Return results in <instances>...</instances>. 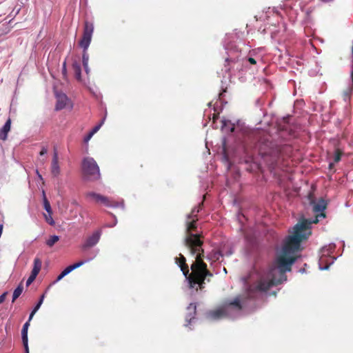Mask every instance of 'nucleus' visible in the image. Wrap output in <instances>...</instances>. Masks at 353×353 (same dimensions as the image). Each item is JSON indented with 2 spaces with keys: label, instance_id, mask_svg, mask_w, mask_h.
I'll list each match as a JSON object with an SVG mask.
<instances>
[{
  "label": "nucleus",
  "instance_id": "3",
  "mask_svg": "<svg viewBox=\"0 0 353 353\" xmlns=\"http://www.w3.org/2000/svg\"><path fill=\"white\" fill-rule=\"evenodd\" d=\"M310 225L309 220L303 219L294 226L292 234L287 237L284 243L285 252H288L290 256H295L296 252L301 251V242L312 234Z\"/></svg>",
  "mask_w": 353,
  "mask_h": 353
},
{
  "label": "nucleus",
  "instance_id": "39",
  "mask_svg": "<svg viewBox=\"0 0 353 353\" xmlns=\"http://www.w3.org/2000/svg\"><path fill=\"white\" fill-rule=\"evenodd\" d=\"M39 176L40 179H42L41 174H39Z\"/></svg>",
  "mask_w": 353,
  "mask_h": 353
},
{
  "label": "nucleus",
  "instance_id": "29",
  "mask_svg": "<svg viewBox=\"0 0 353 353\" xmlns=\"http://www.w3.org/2000/svg\"><path fill=\"white\" fill-rule=\"evenodd\" d=\"M92 130H90V132H88V134L87 135H85V137H84L83 139V141L85 143H88L89 141V140H90V139L92 138Z\"/></svg>",
  "mask_w": 353,
  "mask_h": 353
},
{
  "label": "nucleus",
  "instance_id": "20",
  "mask_svg": "<svg viewBox=\"0 0 353 353\" xmlns=\"http://www.w3.org/2000/svg\"><path fill=\"white\" fill-rule=\"evenodd\" d=\"M227 305L228 307L237 310L238 311L243 309V305L241 304V299L239 297H236L232 301L228 302Z\"/></svg>",
  "mask_w": 353,
  "mask_h": 353
},
{
  "label": "nucleus",
  "instance_id": "24",
  "mask_svg": "<svg viewBox=\"0 0 353 353\" xmlns=\"http://www.w3.org/2000/svg\"><path fill=\"white\" fill-rule=\"evenodd\" d=\"M343 152L340 149H336L335 153H334V162L337 163L339 162V161L341 159V155Z\"/></svg>",
  "mask_w": 353,
  "mask_h": 353
},
{
  "label": "nucleus",
  "instance_id": "9",
  "mask_svg": "<svg viewBox=\"0 0 353 353\" xmlns=\"http://www.w3.org/2000/svg\"><path fill=\"white\" fill-rule=\"evenodd\" d=\"M313 211L316 212V216L313 220H308L312 223H317L319 221V219L326 216L325 210L327 207V201L325 199H321L317 202H312Z\"/></svg>",
  "mask_w": 353,
  "mask_h": 353
},
{
  "label": "nucleus",
  "instance_id": "2",
  "mask_svg": "<svg viewBox=\"0 0 353 353\" xmlns=\"http://www.w3.org/2000/svg\"><path fill=\"white\" fill-rule=\"evenodd\" d=\"M296 260V256H290L289 252H286L285 245L283 244L282 253L276 258L275 263L270 268L267 274L261 276L256 281L249 285V296L254 297L256 292L268 291L272 286L281 283L283 279H286L285 272L291 270L292 265Z\"/></svg>",
  "mask_w": 353,
  "mask_h": 353
},
{
  "label": "nucleus",
  "instance_id": "5",
  "mask_svg": "<svg viewBox=\"0 0 353 353\" xmlns=\"http://www.w3.org/2000/svg\"><path fill=\"white\" fill-rule=\"evenodd\" d=\"M94 27L92 23L88 22V21H85L84 23V30L82 34V37L79 42V46L83 48V52L82 54V62L83 65L85 68V70L87 72H89L88 69V61H89V55L87 52V50L91 43L92 34L94 32Z\"/></svg>",
  "mask_w": 353,
  "mask_h": 353
},
{
  "label": "nucleus",
  "instance_id": "30",
  "mask_svg": "<svg viewBox=\"0 0 353 353\" xmlns=\"http://www.w3.org/2000/svg\"><path fill=\"white\" fill-rule=\"evenodd\" d=\"M62 74L64 77H66V74H67L66 62H64L62 65Z\"/></svg>",
  "mask_w": 353,
  "mask_h": 353
},
{
  "label": "nucleus",
  "instance_id": "22",
  "mask_svg": "<svg viewBox=\"0 0 353 353\" xmlns=\"http://www.w3.org/2000/svg\"><path fill=\"white\" fill-rule=\"evenodd\" d=\"M60 239V237L59 236H51L50 238L46 241V243L48 246L52 247L53 245L55 244V243L58 242Z\"/></svg>",
  "mask_w": 353,
  "mask_h": 353
},
{
  "label": "nucleus",
  "instance_id": "4",
  "mask_svg": "<svg viewBox=\"0 0 353 353\" xmlns=\"http://www.w3.org/2000/svg\"><path fill=\"white\" fill-rule=\"evenodd\" d=\"M283 148L271 141H268L261 144L259 154L264 159V162L273 170L279 167L281 164L283 159Z\"/></svg>",
  "mask_w": 353,
  "mask_h": 353
},
{
  "label": "nucleus",
  "instance_id": "17",
  "mask_svg": "<svg viewBox=\"0 0 353 353\" xmlns=\"http://www.w3.org/2000/svg\"><path fill=\"white\" fill-rule=\"evenodd\" d=\"M188 314L185 316V319L188 323H190L192 319H194L196 316V305L194 303H190L188 307H187Z\"/></svg>",
  "mask_w": 353,
  "mask_h": 353
},
{
  "label": "nucleus",
  "instance_id": "25",
  "mask_svg": "<svg viewBox=\"0 0 353 353\" xmlns=\"http://www.w3.org/2000/svg\"><path fill=\"white\" fill-rule=\"evenodd\" d=\"M224 314L223 310H216L212 312V316L215 317V319H219V317L223 316Z\"/></svg>",
  "mask_w": 353,
  "mask_h": 353
},
{
  "label": "nucleus",
  "instance_id": "37",
  "mask_svg": "<svg viewBox=\"0 0 353 353\" xmlns=\"http://www.w3.org/2000/svg\"><path fill=\"white\" fill-rule=\"evenodd\" d=\"M234 128H235L234 127H232V128H231V131H234Z\"/></svg>",
  "mask_w": 353,
  "mask_h": 353
},
{
  "label": "nucleus",
  "instance_id": "32",
  "mask_svg": "<svg viewBox=\"0 0 353 353\" xmlns=\"http://www.w3.org/2000/svg\"><path fill=\"white\" fill-rule=\"evenodd\" d=\"M248 61L249 63H250L252 65H255L256 63V60L254 59L253 57H249Z\"/></svg>",
  "mask_w": 353,
  "mask_h": 353
},
{
  "label": "nucleus",
  "instance_id": "1",
  "mask_svg": "<svg viewBox=\"0 0 353 353\" xmlns=\"http://www.w3.org/2000/svg\"><path fill=\"white\" fill-rule=\"evenodd\" d=\"M199 209L194 208L190 214L187 216L186 223V236L184 239V245L189 250L190 254L195 256V261L191 265L192 270L190 283H196L198 280L203 276H212V273L209 271L208 265L204 262V249L203 248V241L201 240L202 236L199 234H193L197 228L196 221L198 220L197 213Z\"/></svg>",
  "mask_w": 353,
  "mask_h": 353
},
{
  "label": "nucleus",
  "instance_id": "12",
  "mask_svg": "<svg viewBox=\"0 0 353 353\" xmlns=\"http://www.w3.org/2000/svg\"><path fill=\"white\" fill-rule=\"evenodd\" d=\"M61 172L60 165L59 163V154L57 150H54L52 160L51 162V173L53 176H59Z\"/></svg>",
  "mask_w": 353,
  "mask_h": 353
},
{
  "label": "nucleus",
  "instance_id": "7",
  "mask_svg": "<svg viewBox=\"0 0 353 353\" xmlns=\"http://www.w3.org/2000/svg\"><path fill=\"white\" fill-rule=\"evenodd\" d=\"M83 174L89 179H98L101 176L99 168L92 157H85L82 162Z\"/></svg>",
  "mask_w": 353,
  "mask_h": 353
},
{
  "label": "nucleus",
  "instance_id": "8",
  "mask_svg": "<svg viewBox=\"0 0 353 353\" xmlns=\"http://www.w3.org/2000/svg\"><path fill=\"white\" fill-rule=\"evenodd\" d=\"M87 199L92 201V202L97 203V204H103L106 207H118L119 202L115 201L109 197L104 196V195L99 194L93 192H87L85 194Z\"/></svg>",
  "mask_w": 353,
  "mask_h": 353
},
{
  "label": "nucleus",
  "instance_id": "34",
  "mask_svg": "<svg viewBox=\"0 0 353 353\" xmlns=\"http://www.w3.org/2000/svg\"><path fill=\"white\" fill-rule=\"evenodd\" d=\"M48 149L46 148H43L42 150L40 151L39 154L40 155H45V154H47Z\"/></svg>",
  "mask_w": 353,
  "mask_h": 353
},
{
  "label": "nucleus",
  "instance_id": "21",
  "mask_svg": "<svg viewBox=\"0 0 353 353\" xmlns=\"http://www.w3.org/2000/svg\"><path fill=\"white\" fill-rule=\"evenodd\" d=\"M23 286L21 283L13 291L12 300V302H14V301H16V299L20 296L21 294H22V292H23Z\"/></svg>",
  "mask_w": 353,
  "mask_h": 353
},
{
  "label": "nucleus",
  "instance_id": "11",
  "mask_svg": "<svg viewBox=\"0 0 353 353\" xmlns=\"http://www.w3.org/2000/svg\"><path fill=\"white\" fill-rule=\"evenodd\" d=\"M42 268V261L39 258H34L33 268L29 277L26 280V285H30L35 280Z\"/></svg>",
  "mask_w": 353,
  "mask_h": 353
},
{
  "label": "nucleus",
  "instance_id": "33",
  "mask_svg": "<svg viewBox=\"0 0 353 353\" xmlns=\"http://www.w3.org/2000/svg\"><path fill=\"white\" fill-rule=\"evenodd\" d=\"M35 314V311L33 309V310L31 312V313L30 314V316H29V319L28 320V321H29V323H30V321L31 319H32L34 315Z\"/></svg>",
  "mask_w": 353,
  "mask_h": 353
},
{
  "label": "nucleus",
  "instance_id": "27",
  "mask_svg": "<svg viewBox=\"0 0 353 353\" xmlns=\"http://www.w3.org/2000/svg\"><path fill=\"white\" fill-rule=\"evenodd\" d=\"M46 221L50 223L51 225L54 224V221L52 216V214H48V215H45Z\"/></svg>",
  "mask_w": 353,
  "mask_h": 353
},
{
  "label": "nucleus",
  "instance_id": "14",
  "mask_svg": "<svg viewBox=\"0 0 353 353\" xmlns=\"http://www.w3.org/2000/svg\"><path fill=\"white\" fill-rule=\"evenodd\" d=\"M30 323H29L28 321H26L23 324L22 329H21V339H22L23 345L25 348V352L26 353H29L28 332V327L30 326Z\"/></svg>",
  "mask_w": 353,
  "mask_h": 353
},
{
  "label": "nucleus",
  "instance_id": "36",
  "mask_svg": "<svg viewBox=\"0 0 353 353\" xmlns=\"http://www.w3.org/2000/svg\"><path fill=\"white\" fill-rule=\"evenodd\" d=\"M323 1V2H329V1H332V0H321Z\"/></svg>",
  "mask_w": 353,
  "mask_h": 353
},
{
  "label": "nucleus",
  "instance_id": "31",
  "mask_svg": "<svg viewBox=\"0 0 353 353\" xmlns=\"http://www.w3.org/2000/svg\"><path fill=\"white\" fill-rule=\"evenodd\" d=\"M8 295V292H3L1 295H0V304L1 303L4 302Z\"/></svg>",
  "mask_w": 353,
  "mask_h": 353
},
{
  "label": "nucleus",
  "instance_id": "35",
  "mask_svg": "<svg viewBox=\"0 0 353 353\" xmlns=\"http://www.w3.org/2000/svg\"><path fill=\"white\" fill-rule=\"evenodd\" d=\"M3 230V225H2V223H0V236L2 234Z\"/></svg>",
  "mask_w": 353,
  "mask_h": 353
},
{
  "label": "nucleus",
  "instance_id": "18",
  "mask_svg": "<svg viewBox=\"0 0 353 353\" xmlns=\"http://www.w3.org/2000/svg\"><path fill=\"white\" fill-rule=\"evenodd\" d=\"M239 61V58H226L225 60V68L226 72H230L232 68H234V65Z\"/></svg>",
  "mask_w": 353,
  "mask_h": 353
},
{
  "label": "nucleus",
  "instance_id": "28",
  "mask_svg": "<svg viewBox=\"0 0 353 353\" xmlns=\"http://www.w3.org/2000/svg\"><path fill=\"white\" fill-rule=\"evenodd\" d=\"M43 298H44V294L42 295L40 301H39V303L34 307V312H37V311H38V310L39 309L41 305H42L43 301Z\"/></svg>",
  "mask_w": 353,
  "mask_h": 353
},
{
  "label": "nucleus",
  "instance_id": "6",
  "mask_svg": "<svg viewBox=\"0 0 353 353\" xmlns=\"http://www.w3.org/2000/svg\"><path fill=\"white\" fill-rule=\"evenodd\" d=\"M175 261L179 267H180L185 278L188 279L190 288H195L196 291L199 290V289H203L205 284V280L207 279L208 281H210V276H203V279L198 281L196 283H191L192 270L191 273H190V268L188 265L186 264L185 257H184L183 254H179V256L178 258H175Z\"/></svg>",
  "mask_w": 353,
  "mask_h": 353
},
{
  "label": "nucleus",
  "instance_id": "40",
  "mask_svg": "<svg viewBox=\"0 0 353 353\" xmlns=\"http://www.w3.org/2000/svg\"><path fill=\"white\" fill-rule=\"evenodd\" d=\"M352 81H353V71L352 72Z\"/></svg>",
  "mask_w": 353,
  "mask_h": 353
},
{
  "label": "nucleus",
  "instance_id": "38",
  "mask_svg": "<svg viewBox=\"0 0 353 353\" xmlns=\"http://www.w3.org/2000/svg\"><path fill=\"white\" fill-rule=\"evenodd\" d=\"M322 252L324 253V252H325V248H323Z\"/></svg>",
  "mask_w": 353,
  "mask_h": 353
},
{
  "label": "nucleus",
  "instance_id": "19",
  "mask_svg": "<svg viewBox=\"0 0 353 353\" xmlns=\"http://www.w3.org/2000/svg\"><path fill=\"white\" fill-rule=\"evenodd\" d=\"M72 70L74 71V74L77 81H81V67L79 62L75 61L72 63Z\"/></svg>",
  "mask_w": 353,
  "mask_h": 353
},
{
  "label": "nucleus",
  "instance_id": "16",
  "mask_svg": "<svg viewBox=\"0 0 353 353\" xmlns=\"http://www.w3.org/2000/svg\"><path fill=\"white\" fill-rule=\"evenodd\" d=\"M11 119L8 118L6 121L3 126L0 129V139L6 140L8 139V134L11 128Z\"/></svg>",
  "mask_w": 353,
  "mask_h": 353
},
{
  "label": "nucleus",
  "instance_id": "15",
  "mask_svg": "<svg viewBox=\"0 0 353 353\" xmlns=\"http://www.w3.org/2000/svg\"><path fill=\"white\" fill-rule=\"evenodd\" d=\"M56 110H61L66 107L69 98L65 93H56Z\"/></svg>",
  "mask_w": 353,
  "mask_h": 353
},
{
  "label": "nucleus",
  "instance_id": "26",
  "mask_svg": "<svg viewBox=\"0 0 353 353\" xmlns=\"http://www.w3.org/2000/svg\"><path fill=\"white\" fill-rule=\"evenodd\" d=\"M104 123V119L101 121V123H99V125H95L92 130V135L94 134V133L97 132L98 130L101 128V125H103Z\"/></svg>",
  "mask_w": 353,
  "mask_h": 353
},
{
  "label": "nucleus",
  "instance_id": "23",
  "mask_svg": "<svg viewBox=\"0 0 353 353\" xmlns=\"http://www.w3.org/2000/svg\"><path fill=\"white\" fill-rule=\"evenodd\" d=\"M43 194L44 195V199H43L44 208L46 210V212H48V214H52L50 204L45 196V192H43Z\"/></svg>",
  "mask_w": 353,
  "mask_h": 353
},
{
  "label": "nucleus",
  "instance_id": "13",
  "mask_svg": "<svg viewBox=\"0 0 353 353\" xmlns=\"http://www.w3.org/2000/svg\"><path fill=\"white\" fill-rule=\"evenodd\" d=\"M88 261V260L79 261V262L74 263L72 265H70L61 272V273L58 276L56 281H59V280L62 279L65 275L70 274V272H71L72 270H75V268H79L81 265H84V263Z\"/></svg>",
  "mask_w": 353,
  "mask_h": 353
},
{
  "label": "nucleus",
  "instance_id": "10",
  "mask_svg": "<svg viewBox=\"0 0 353 353\" xmlns=\"http://www.w3.org/2000/svg\"><path fill=\"white\" fill-rule=\"evenodd\" d=\"M103 230L98 229L94 230L90 236H88L83 244L81 245L83 250H88L89 248L95 246L101 239Z\"/></svg>",
  "mask_w": 353,
  "mask_h": 353
}]
</instances>
